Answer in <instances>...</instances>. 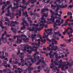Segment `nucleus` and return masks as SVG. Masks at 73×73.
<instances>
[{
  "instance_id": "obj_1",
  "label": "nucleus",
  "mask_w": 73,
  "mask_h": 73,
  "mask_svg": "<svg viewBox=\"0 0 73 73\" xmlns=\"http://www.w3.org/2000/svg\"><path fill=\"white\" fill-rule=\"evenodd\" d=\"M54 64H55L56 65H58L60 64H63L65 63V62H62V60H60V61L58 60L57 61H55L54 62Z\"/></svg>"
},
{
  "instance_id": "obj_6",
  "label": "nucleus",
  "mask_w": 73,
  "mask_h": 73,
  "mask_svg": "<svg viewBox=\"0 0 73 73\" xmlns=\"http://www.w3.org/2000/svg\"><path fill=\"white\" fill-rule=\"evenodd\" d=\"M21 42H22V40L20 39L19 38H17L16 41L17 43L20 44Z\"/></svg>"
},
{
  "instance_id": "obj_41",
  "label": "nucleus",
  "mask_w": 73,
  "mask_h": 73,
  "mask_svg": "<svg viewBox=\"0 0 73 73\" xmlns=\"http://www.w3.org/2000/svg\"><path fill=\"white\" fill-rule=\"evenodd\" d=\"M32 31H34L36 29V27H32Z\"/></svg>"
},
{
  "instance_id": "obj_57",
  "label": "nucleus",
  "mask_w": 73,
  "mask_h": 73,
  "mask_svg": "<svg viewBox=\"0 0 73 73\" xmlns=\"http://www.w3.org/2000/svg\"><path fill=\"white\" fill-rule=\"evenodd\" d=\"M22 3L23 4V5H24L26 3V1H23L22 2Z\"/></svg>"
},
{
  "instance_id": "obj_25",
  "label": "nucleus",
  "mask_w": 73,
  "mask_h": 73,
  "mask_svg": "<svg viewBox=\"0 0 73 73\" xmlns=\"http://www.w3.org/2000/svg\"><path fill=\"white\" fill-rule=\"evenodd\" d=\"M37 1L36 0H33L31 2V4H35V3H36Z\"/></svg>"
},
{
  "instance_id": "obj_33",
  "label": "nucleus",
  "mask_w": 73,
  "mask_h": 73,
  "mask_svg": "<svg viewBox=\"0 0 73 73\" xmlns=\"http://www.w3.org/2000/svg\"><path fill=\"white\" fill-rule=\"evenodd\" d=\"M56 23H61V21L60 19L57 20H56Z\"/></svg>"
},
{
  "instance_id": "obj_15",
  "label": "nucleus",
  "mask_w": 73,
  "mask_h": 73,
  "mask_svg": "<svg viewBox=\"0 0 73 73\" xmlns=\"http://www.w3.org/2000/svg\"><path fill=\"white\" fill-rule=\"evenodd\" d=\"M64 62V63H63L62 64V66L61 67V68L62 70L64 69V68H65V63H66V62Z\"/></svg>"
},
{
  "instance_id": "obj_28",
  "label": "nucleus",
  "mask_w": 73,
  "mask_h": 73,
  "mask_svg": "<svg viewBox=\"0 0 73 73\" xmlns=\"http://www.w3.org/2000/svg\"><path fill=\"white\" fill-rule=\"evenodd\" d=\"M41 13L42 14H43L44 12H45V9H42L41 10Z\"/></svg>"
},
{
  "instance_id": "obj_56",
  "label": "nucleus",
  "mask_w": 73,
  "mask_h": 73,
  "mask_svg": "<svg viewBox=\"0 0 73 73\" xmlns=\"http://www.w3.org/2000/svg\"><path fill=\"white\" fill-rule=\"evenodd\" d=\"M35 45H36L37 47H39L40 46V44H38V43H36Z\"/></svg>"
},
{
  "instance_id": "obj_62",
  "label": "nucleus",
  "mask_w": 73,
  "mask_h": 73,
  "mask_svg": "<svg viewBox=\"0 0 73 73\" xmlns=\"http://www.w3.org/2000/svg\"><path fill=\"white\" fill-rule=\"evenodd\" d=\"M15 64H18L19 62H17V61H15V62H13Z\"/></svg>"
},
{
  "instance_id": "obj_35",
  "label": "nucleus",
  "mask_w": 73,
  "mask_h": 73,
  "mask_svg": "<svg viewBox=\"0 0 73 73\" xmlns=\"http://www.w3.org/2000/svg\"><path fill=\"white\" fill-rule=\"evenodd\" d=\"M54 36H56V35H58V33H59V32H54Z\"/></svg>"
},
{
  "instance_id": "obj_52",
  "label": "nucleus",
  "mask_w": 73,
  "mask_h": 73,
  "mask_svg": "<svg viewBox=\"0 0 73 73\" xmlns=\"http://www.w3.org/2000/svg\"><path fill=\"white\" fill-rule=\"evenodd\" d=\"M38 69H40V70H42V68H41V66H38Z\"/></svg>"
},
{
  "instance_id": "obj_37",
  "label": "nucleus",
  "mask_w": 73,
  "mask_h": 73,
  "mask_svg": "<svg viewBox=\"0 0 73 73\" xmlns=\"http://www.w3.org/2000/svg\"><path fill=\"white\" fill-rule=\"evenodd\" d=\"M60 46H61L63 47H65V46H66V44H60Z\"/></svg>"
},
{
  "instance_id": "obj_7",
  "label": "nucleus",
  "mask_w": 73,
  "mask_h": 73,
  "mask_svg": "<svg viewBox=\"0 0 73 73\" xmlns=\"http://www.w3.org/2000/svg\"><path fill=\"white\" fill-rule=\"evenodd\" d=\"M15 13H12L11 14V15H10V17L11 20H12L13 18L15 17Z\"/></svg>"
},
{
  "instance_id": "obj_39",
  "label": "nucleus",
  "mask_w": 73,
  "mask_h": 73,
  "mask_svg": "<svg viewBox=\"0 0 73 73\" xmlns=\"http://www.w3.org/2000/svg\"><path fill=\"white\" fill-rule=\"evenodd\" d=\"M27 47V45H26L24 47L23 50H27V49H26Z\"/></svg>"
},
{
  "instance_id": "obj_12",
  "label": "nucleus",
  "mask_w": 73,
  "mask_h": 73,
  "mask_svg": "<svg viewBox=\"0 0 73 73\" xmlns=\"http://www.w3.org/2000/svg\"><path fill=\"white\" fill-rule=\"evenodd\" d=\"M21 54L19 55V57L20 58H24V52H21Z\"/></svg>"
},
{
  "instance_id": "obj_26",
  "label": "nucleus",
  "mask_w": 73,
  "mask_h": 73,
  "mask_svg": "<svg viewBox=\"0 0 73 73\" xmlns=\"http://www.w3.org/2000/svg\"><path fill=\"white\" fill-rule=\"evenodd\" d=\"M51 7L52 8V9H54V8H56V5H54L53 4H51Z\"/></svg>"
},
{
  "instance_id": "obj_24",
  "label": "nucleus",
  "mask_w": 73,
  "mask_h": 73,
  "mask_svg": "<svg viewBox=\"0 0 73 73\" xmlns=\"http://www.w3.org/2000/svg\"><path fill=\"white\" fill-rule=\"evenodd\" d=\"M67 35H68V36L69 38H70V37H71V36H73V35L72 34L69 33V32H67Z\"/></svg>"
},
{
  "instance_id": "obj_49",
  "label": "nucleus",
  "mask_w": 73,
  "mask_h": 73,
  "mask_svg": "<svg viewBox=\"0 0 73 73\" xmlns=\"http://www.w3.org/2000/svg\"><path fill=\"white\" fill-rule=\"evenodd\" d=\"M10 25L11 27H15V26L16 25H15V24H10Z\"/></svg>"
},
{
  "instance_id": "obj_30",
  "label": "nucleus",
  "mask_w": 73,
  "mask_h": 73,
  "mask_svg": "<svg viewBox=\"0 0 73 73\" xmlns=\"http://www.w3.org/2000/svg\"><path fill=\"white\" fill-rule=\"evenodd\" d=\"M11 13H6L5 15L6 16H9V17H10V16H11Z\"/></svg>"
},
{
  "instance_id": "obj_29",
  "label": "nucleus",
  "mask_w": 73,
  "mask_h": 73,
  "mask_svg": "<svg viewBox=\"0 0 73 73\" xmlns=\"http://www.w3.org/2000/svg\"><path fill=\"white\" fill-rule=\"evenodd\" d=\"M27 52H28V53H29V54H31V53L32 52V51L31 50H27Z\"/></svg>"
},
{
  "instance_id": "obj_43",
  "label": "nucleus",
  "mask_w": 73,
  "mask_h": 73,
  "mask_svg": "<svg viewBox=\"0 0 73 73\" xmlns=\"http://www.w3.org/2000/svg\"><path fill=\"white\" fill-rule=\"evenodd\" d=\"M10 3H11V2L9 1H6V4H7V5H9Z\"/></svg>"
},
{
  "instance_id": "obj_31",
  "label": "nucleus",
  "mask_w": 73,
  "mask_h": 73,
  "mask_svg": "<svg viewBox=\"0 0 73 73\" xmlns=\"http://www.w3.org/2000/svg\"><path fill=\"white\" fill-rule=\"evenodd\" d=\"M23 58H21V59H20V60L21 61V64H24V61H23Z\"/></svg>"
},
{
  "instance_id": "obj_45",
  "label": "nucleus",
  "mask_w": 73,
  "mask_h": 73,
  "mask_svg": "<svg viewBox=\"0 0 73 73\" xmlns=\"http://www.w3.org/2000/svg\"><path fill=\"white\" fill-rule=\"evenodd\" d=\"M18 70H21V72H23V69H22V68H20V67H19L18 68Z\"/></svg>"
},
{
  "instance_id": "obj_46",
  "label": "nucleus",
  "mask_w": 73,
  "mask_h": 73,
  "mask_svg": "<svg viewBox=\"0 0 73 73\" xmlns=\"http://www.w3.org/2000/svg\"><path fill=\"white\" fill-rule=\"evenodd\" d=\"M48 50H51V48L49 47V46H48L47 47V49L46 50L47 51L48 50Z\"/></svg>"
},
{
  "instance_id": "obj_36",
  "label": "nucleus",
  "mask_w": 73,
  "mask_h": 73,
  "mask_svg": "<svg viewBox=\"0 0 73 73\" xmlns=\"http://www.w3.org/2000/svg\"><path fill=\"white\" fill-rule=\"evenodd\" d=\"M12 57L14 59L15 58H16V55H15V54H13L12 55Z\"/></svg>"
},
{
  "instance_id": "obj_61",
  "label": "nucleus",
  "mask_w": 73,
  "mask_h": 73,
  "mask_svg": "<svg viewBox=\"0 0 73 73\" xmlns=\"http://www.w3.org/2000/svg\"><path fill=\"white\" fill-rule=\"evenodd\" d=\"M41 35H40V34H37V38H38V37H40V36H41Z\"/></svg>"
},
{
  "instance_id": "obj_21",
  "label": "nucleus",
  "mask_w": 73,
  "mask_h": 73,
  "mask_svg": "<svg viewBox=\"0 0 73 73\" xmlns=\"http://www.w3.org/2000/svg\"><path fill=\"white\" fill-rule=\"evenodd\" d=\"M10 7H11V9L12 8V5H10L9 6H8V7L6 8L7 10H9V9H10Z\"/></svg>"
},
{
  "instance_id": "obj_34",
  "label": "nucleus",
  "mask_w": 73,
  "mask_h": 73,
  "mask_svg": "<svg viewBox=\"0 0 73 73\" xmlns=\"http://www.w3.org/2000/svg\"><path fill=\"white\" fill-rule=\"evenodd\" d=\"M64 66L65 67V69H67L68 68V67L67 66H69V65L66 64H64Z\"/></svg>"
},
{
  "instance_id": "obj_3",
  "label": "nucleus",
  "mask_w": 73,
  "mask_h": 73,
  "mask_svg": "<svg viewBox=\"0 0 73 73\" xmlns=\"http://www.w3.org/2000/svg\"><path fill=\"white\" fill-rule=\"evenodd\" d=\"M33 69V67H31L30 66H28V70L29 71L28 73H32V72L31 70H32Z\"/></svg>"
},
{
  "instance_id": "obj_53",
  "label": "nucleus",
  "mask_w": 73,
  "mask_h": 73,
  "mask_svg": "<svg viewBox=\"0 0 73 73\" xmlns=\"http://www.w3.org/2000/svg\"><path fill=\"white\" fill-rule=\"evenodd\" d=\"M26 42H28V40H29V38H26Z\"/></svg>"
},
{
  "instance_id": "obj_13",
  "label": "nucleus",
  "mask_w": 73,
  "mask_h": 73,
  "mask_svg": "<svg viewBox=\"0 0 73 73\" xmlns=\"http://www.w3.org/2000/svg\"><path fill=\"white\" fill-rule=\"evenodd\" d=\"M15 24H17V25H19V22H17V21H15L14 22L13 21H12L11 22V23L12 24H13L14 23Z\"/></svg>"
},
{
  "instance_id": "obj_48",
  "label": "nucleus",
  "mask_w": 73,
  "mask_h": 73,
  "mask_svg": "<svg viewBox=\"0 0 73 73\" xmlns=\"http://www.w3.org/2000/svg\"><path fill=\"white\" fill-rule=\"evenodd\" d=\"M5 55L6 57H7L8 56V53H7V52H5Z\"/></svg>"
},
{
  "instance_id": "obj_60",
  "label": "nucleus",
  "mask_w": 73,
  "mask_h": 73,
  "mask_svg": "<svg viewBox=\"0 0 73 73\" xmlns=\"http://www.w3.org/2000/svg\"><path fill=\"white\" fill-rule=\"evenodd\" d=\"M3 50H4V51H5V50H6V47H3Z\"/></svg>"
},
{
  "instance_id": "obj_2",
  "label": "nucleus",
  "mask_w": 73,
  "mask_h": 73,
  "mask_svg": "<svg viewBox=\"0 0 73 73\" xmlns=\"http://www.w3.org/2000/svg\"><path fill=\"white\" fill-rule=\"evenodd\" d=\"M38 23L39 24H40V27H43V26H44L45 25V23H44V21H38Z\"/></svg>"
},
{
  "instance_id": "obj_14",
  "label": "nucleus",
  "mask_w": 73,
  "mask_h": 73,
  "mask_svg": "<svg viewBox=\"0 0 73 73\" xmlns=\"http://www.w3.org/2000/svg\"><path fill=\"white\" fill-rule=\"evenodd\" d=\"M31 62L32 63H33V62H36V61H37V60H36V59H34L32 58H31Z\"/></svg>"
},
{
  "instance_id": "obj_63",
  "label": "nucleus",
  "mask_w": 73,
  "mask_h": 73,
  "mask_svg": "<svg viewBox=\"0 0 73 73\" xmlns=\"http://www.w3.org/2000/svg\"><path fill=\"white\" fill-rule=\"evenodd\" d=\"M39 26V24L37 23L36 25H35L36 27H38Z\"/></svg>"
},
{
  "instance_id": "obj_18",
  "label": "nucleus",
  "mask_w": 73,
  "mask_h": 73,
  "mask_svg": "<svg viewBox=\"0 0 73 73\" xmlns=\"http://www.w3.org/2000/svg\"><path fill=\"white\" fill-rule=\"evenodd\" d=\"M38 61L36 63V65H39L40 64V62H42V61H41V59H39V60H38Z\"/></svg>"
},
{
  "instance_id": "obj_54",
  "label": "nucleus",
  "mask_w": 73,
  "mask_h": 73,
  "mask_svg": "<svg viewBox=\"0 0 73 73\" xmlns=\"http://www.w3.org/2000/svg\"><path fill=\"white\" fill-rule=\"evenodd\" d=\"M17 37L18 38V37H19V36H14L13 37V38L14 39H16Z\"/></svg>"
},
{
  "instance_id": "obj_32",
  "label": "nucleus",
  "mask_w": 73,
  "mask_h": 73,
  "mask_svg": "<svg viewBox=\"0 0 73 73\" xmlns=\"http://www.w3.org/2000/svg\"><path fill=\"white\" fill-rule=\"evenodd\" d=\"M44 71L45 72H47V73H49V69H48L46 70H44Z\"/></svg>"
},
{
  "instance_id": "obj_55",
  "label": "nucleus",
  "mask_w": 73,
  "mask_h": 73,
  "mask_svg": "<svg viewBox=\"0 0 73 73\" xmlns=\"http://www.w3.org/2000/svg\"><path fill=\"white\" fill-rule=\"evenodd\" d=\"M35 36H33L32 37V41H34V40H35Z\"/></svg>"
},
{
  "instance_id": "obj_22",
  "label": "nucleus",
  "mask_w": 73,
  "mask_h": 73,
  "mask_svg": "<svg viewBox=\"0 0 73 73\" xmlns=\"http://www.w3.org/2000/svg\"><path fill=\"white\" fill-rule=\"evenodd\" d=\"M53 38L55 39H57V40H59V37L58 36V37H57L56 36V35H53Z\"/></svg>"
},
{
  "instance_id": "obj_42",
  "label": "nucleus",
  "mask_w": 73,
  "mask_h": 73,
  "mask_svg": "<svg viewBox=\"0 0 73 73\" xmlns=\"http://www.w3.org/2000/svg\"><path fill=\"white\" fill-rule=\"evenodd\" d=\"M55 69H56L57 72H58L60 71V69H58V67H55Z\"/></svg>"
},
{
  "instance_id": "obj_8",
  "label": "nucleus",
  "mask_w": 73,
  "mask_h": 73,
  "mask_svg": "<svg viewBox=\"0 0 73 73\" xmlns=\"http://www.w3.org/2000/svg\"><path fill=\"white\" fill-rule=\"evenodd\" d=\"M50 0H43L42 1V3H45V4H47L49 3L50 2Z\"/></svg>"
},
{
  "instance_id": "obj_64",
  "label": "nucleus",
  "mask_w": 73,
  "mask_h": 73,
  "mask_svg": "<svg viewBox=\"0 0 73 73\" xmlns=\"http://www.w3.org/2000/svg\"><path fill=\"white\" fill-rule=\"evenodd\" d=\"M54 42L55 43V45H57V44H58V43H57V41L56 40L54 41Z\"/></svg>"
},
{
  "instance_id": "obj_11",
  "label": "nucleus",
  "mask_w": 73,
  "mask_h": 73,
  "mask_svg": "<svg viewBox=\"0 0 73 73\" xmlns=\"http://www.w3.org/2000/svg\"><path fill=\"white\" fill-rule=\"evenodd\" d=\"M54 45H53L52 46V47L51 48V50H54V51L57 50V48H54Z\"/></svg>"
},
{
  "instance_id": "obj_27",
  "label": "nucleus",
  "mask_w": 73,
  "mask_h": 73,
  "mask_svg": "<svg viewBox=\"0 0 73 73\" xmlns=\"http://www.w3.org/2000/svg\"><path fill=\"white\" fill-rule=\"evenodd\" d=\"M13 32L14 33H16L17 32V30L15 28L14 29V30L13 31Z\"/></svg>"
},
{
  "instance_id": "obj_59",
  "label": "nucleus",
  "mask_w": 73,
  "mask_h": 73,
  "mask_svg": "<svg viewBox=\"0 0 73 73\" xmlns=\"http://www.w3.org/2000/svg\"><path fill=\"white\" fill-rule=\"evenodd\" d=\"M58 36H59V37H61V36H62V35L61 33H60V32H59V33L58 34Z\"/></svg>"
},
{
  "instance_id": "obj_10",
  "label": "nucleus",
  "mask_w": 73,
  "mask_h": 73,
  "mask_svg": "<svg viewBox=\"0 0 73 73\" xmlns=\"http://www.w3.org/2000/svg\"><path fill=\"white\" fill-rule=\"evenodd\" d=\"M67 65H68L70 68L72 67V66L73 65V61L70 64V62H67Z\"/></svg>"
},
{
  "instance_id": "obj_23",
  "label": "nucleus",
  "mask_w": 73,
  "mask_h": 73,
  "mask_svg": "<svg viewBox=\"0 0 73 73\" xmlns=\"http://www.w3.org/2000/svg\"><path fill=\"white\" fill-rule=\"evenodd\" d=\"M41 41L43 43V44H45V42L46 41V39H44V40L43 39H42L41 40Z\"/></svg>"
},
{
  "instance_id": "obj_40",
  "label": "nucleus",
  "mask_w": 73,
  "mask_h": 73,
  "mask_svg": "<svg viewBox=\"0 0 73 73\" xmlns=\"http://www.w3.org/2000/svg\"><path fill=\"white\" fill-rule=\"evenodd\" d=\"M57 29H58V27H54L53 30L54 31H56Z\"/></svg>"
},
{
  "instance_id": "obj_47",
  "label": "nucleus",
  "mask_w": 73,
  "mask_h": 73,
  "mask_svg": "<svg viewBox=\"0 0 73 73\" xmlns=\"http://www.w3.org/2000/svg\"><path fill=\"white\" fill-rule=\"evenodd\" d=\"M62 66V64H59V66L58 67V68H61Z\"/></svg>"
},
{
  "instance_id": "obj_20",
  "label": "nucleus",
  "mask_w": 73,
  "mask_h": 73,
  "mask_svg": "<svg viewBox=\"0 0 73 73\" xmlns=\"http://www.w3.org/2000/svg\"><path fill=\"white\" fill-rule=\"evenodd\" d=\"M72 38H71L70 39H68L66 41V43H69L71 42L72 41Z\"/></svg>"
},
{
  "instance_id": "obj_44",
  "label": "nucleus",
  "mask_w": 73,
  "mask_h": 73,
  "mask_svg": "<svg viewBox=\"0 0 73 73\" xmlns=\"http://www.w3.org/2000/svg\"><path fill=\"white\" fill-rule=\"evenodd\" d=\"M7 64V61H4L3 63L2 64V65H4L5 64Z\"/></svg>"
},
{
  "instance_id": "obj_58",
  "label": "nucleus",
  "mask_w": 73,
  "mask_h": 73,
  "mask_svg": "<svg viewBox=\"0 0 73 73\" xmlns=\"http://www.w3.org/2000/svg\"><path fill=\"white\" fill-rule=\"evenodd\" d=\"M18 52L17 53V55H19V53H20V50H18Z\"/></svg>"
},
{
  "instance_id": "obj_50",
  "label": "nucleus",
  "mask_w": 73,
  "mask_h": 73,
  "mask_svg": "<svg viewBox=\"0 0 73 73\" xmlns=\"http://www.w3.org/2000/svg\"><path fill=\"white\" fill-rule=\"evenodd\" d=\"M29 60V58H26L25 59V62H27V61H28V60Z\"/></svg>"
},
{
  "instance_id": "obj_16",
  "label": "nucleus",
  "mask_w": 73,
  "mask_h": 73,
  "mask_svg": "<svg viewBox=\"0 0 73 73\" xmlns=\"http://www.w3.org/2000/svg\"><path fill=\"white\" fill-rule=\"evenodd\" d=\"M44 28L43 27H41L38 28H36V29L37 31H40V30H41V29H42Z\"/></svg>"
},
{
  "instance_id": "obj_51",
  "label": "nucleus",
  "mask_w": 73,
  "mask_h": 73,
  "mask_svg": "<svg viewBox=\"0 0 73 73\" xmlns=\"http://www.w3.org/2000/svg\"><path fill=\"white\" fill-rule=\"evenodd\" d=\"M3 5V1L2 0H0V5Z\"/></svg>"
},
{
  "instance_id": "obj_5",
  "label": "nucleus",
  "mask_w": 73,
  "mask_h": 73,
  "mask_svg": "<svg viewBox=\"0 0 73 73\" xmlns=\"http://www.w3.org/2000/svg\"><path fill=\"white\" fill-rule=\"evenodd\" d=\"M40 56H39L38 55L37 56H35L34 57V59H37V60H40V57H41V54H39Z\"/></svg>"
},
{
  "instance_id": "obj_19",
  "label": "nucleus",
  "mask_w": 73,
  "mask_h": 73,
  "mask_svg": "<svg viewBox=\"0 0 73 73\" xmlns=\"http://www.w3.org/2000/svg\"><path fill=\"white\" fill-rule=\"evenodd\" d=\"M68 7V5L66 4H65V5H63L62 6H60V7L62 8H65L66 7Z\"/></svg>"
},
{
  "instance_id": "obj_17",
  "label": "nucleus",
  "mask_w": 73,
  "mask_h": 73,
  "mask_svg": "<svg viewBox=\"0 0 73 73\" xmlns=\"http://www.w3.org/2000/svg\"><path fill=\"white\" fill-rule=\"evenodd\" d=\"M49 55L50 56V57L51 58H53L54 57V54H52L51 53H49Z\"/></svg>"
},
{
  "instance_id": "obj_38",
  "label": "nucleus",
  "mask_w": 73,
  "mask_h": 73,
  "mask_svg": "<svg viewBox=\"0 0 73 73\" xmlns=\"http://www.w3.org/2000/svg\"><path fill=\"white\" fill-rule=\"evenodd\" d=\"M5 19L6 21H9V19L8 18V17H5Z\"/></svg>"
},
{
  "instance_id": "obj_9",
  "label": "nucleus",
  "mask_w": 73,
  "mask_h": 73,
  "mask_svg": "<svg viewBox=\"0 0 73 73\" xmlns=\"http://www.w3.org/2000/svg\"><path fill=\"white\" fill-rule=\"evenodd\" d=\"M51 66H50V68H52V69H53L55 66H56V64H54L53 63H52L51 64Z\"/></svg>"
},
{
  "instance_id": "obj_4",
  "label": "nucleus",
  "mask_w": 73,
  "mask_h": 73,
  "mask_svg": "<svg viewBox=\"0 0 73 73\" xmlns=\"http://www.w3.org/2000/svg\"><path fill=\"white\" fill-rule=\"evenodd\" d=\"M44 17L43 15L42 16V18H41L39 19V21H43L44 23H46V19H45L44 18Z\"/></svg>"
}]
</instances>
